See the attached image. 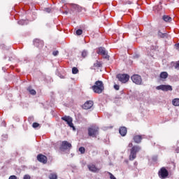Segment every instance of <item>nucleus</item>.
Instances as JSON below:
<instances>
[{
  "label": "nucleus",
  "mask_w": 179,
  "mask_h": 179,
  "mask_svg": "<svg viewBox=\"0 0 179 179\" xmlns=\"http://www.w3.org/2000/svg\"><path fill=\"white\" fill-rule=\"evenodd\" d=\"M128 148H131L130 149V155L129 157V160L131 162L135 160L136 159V154L138 152H141V146L139 145H134L132 143H129L128 145Z\"/></svg>",
  "instance_id": "1"
},
{
  "label": "nucleus",
  "mask_w": 179,
  "mask_h": 179,
  "mask_svg": "<svg viewBox=\"0 0 179 179\" xmlns=\"http://www.w3.org/2000/svg\"><path fill=\"white\" fill-rule=\"evenodd\" d=\"M94 93L97 94H101L104 92V84L102 81L97 80L95 82L94 85L92 87Z\"/></svg>",
  "instance_id": "2"
},
{
  "label": "nucleus",
  "mask_w": 179,
  "mask_h": 179,
  "mask_svg": "<svg viewBox=\"0 0 179 179\" xmlns=\"http://www.w3.org/2000/svg\"><path fill=\"white\" fill-rule=\"evenodd\" d=\"M87 131L89 136H91V138H97L100 129L97 126H91L87 129Z\"/></svg>",
  "instance_id": "3"
},
{
  "label": "nucleus",
  "mask_w": 179,
  "mask_h": 179,
  "mask_svg": "<svg viewBox=\"0 0 179 179\" xmlns=\"http://www.w3.org/2000/svg\"><path fill=\"white\" fill-rule=\"evenodd\" d=\"M158 176L159 178L166 179L169 177V171L165 167H162L158 172Z\"/></svg>",
  "instance_id": "4"
},
{
  "label": "nucleus",
  "mask_w": 179,
  "mask_h": 179,
  "mask_svg": "<svg viewBox=\"0 0 179 179\" xmlns=\"http://www.w3.org/2000/svg\"><path fill=\"white\" fill-rule=\"evenodd\" d=\"M117 78L122 83H127L129 80V75L128 74H117Z\"/></svg>",
  "instance_id": "5"
},
{
  "label": "nucleus",
  "mask_w": 179,
  "mask_h": 179,
  "mask_svg": "<svg viewBox=\"0 0 179 179\" xmlns=\"http://www.w3.org/2000/svg\"><path fill=\"white\" fill-rule=\"evenodd\" d=\"M157 90H162V92H171L173 87L171 85H161L156 87Z\"/></svg>",
  "instance_id": "6"
},
{
  "label": "nucleus",
  "mask_w": 179,
  "mask_h": 179,
  "mask_svg": "<svg viewBox=\"0 0 179 179\" xmlns=\"http://www.w3.org/2000/svg\"><path fill=\"white\" fill-rule=\"evenodd\" d=\"M133 83L136 85H142V77L138 74H134L131 78Z\"/></svg>",
  "instance_id": "7"
},
{
  "label": "nucleus",
  "mask_w": 179,
  "mask_h": 179,
  "mask_svg": "<svg viewBox=\"0 0 179 179\" xmlns=\"http://www.w3.org/2000/svg\"><path fill=\"white\" fill-rule=\"evenodd\" d=\"M71 148H72V144L66 141H64L60 146V150L64 152V150H68V149H71Z\"/></svg>",
  "instance_id": "8"
},
{
  "label": "nucleus",
  "mask_w": 179,
  "mask_h": 179,
  "mask_svg": "<svg viewBox=\"0 0 179 179\" xmlns=\"http://www.w3.org/2000/svg\"><path fill=\"white\" fill-rule=\"evenodd\" d=\"M62 120L63 121H65V122L68 124L70 128H73V129H75V126H73V123L72 122L73 121L72 117H71L70 116H64L62 117Z\"/></svg>",
  "instance_id": "9"
},
{
  "label": "nucleus",
  "mask_w": 179,
  "mask_h": 179,
  "mask_svg": "<svg viewBox=\"0 0 179 179\" xmlns=\"http://www.w3.org/2000/svg\"><path fill=\"white\" fill-rule=\"evenodd\" d=\"M98 54H101V55H103V58H105V59H109L110 56L108 55V54L107 53V52L106 51V49L104 48H99V52Z\"/></svg>",
  "instance_id": "10"
},
{
  "label": "nucleus",
  "mask_w": 179,
  "mask_h": 179,
  "mask_svg": "<svg viewBox=\"0 0 179 179\" xmlns=\"http://www.w3.org/2000/svg\"><path fill=\"white\" fill-rule=\"evenodd\" d=\"M34 45H35V47H37V48H43V47H44V41L38 38L34 39Z\"/></svg>",
  "instance_id": "11"
},
{
  "label": "nucleus",
  "mask_w": 179,
  "mask_h": 179,
  "mask_svg": "<svg viewBox=\"0 0 179 179\" xmlns=\"http://www.w3.org/2000/svg\"><path fill=\"white\" fill-rule=\"evenodd\" d=\"M37 160L38 162H40V163L47 164V157L43 154H39L37 155Z\"/></svg>",
  "instance_id": "12"
},
{
  "label": "nucleus",
  "mask_w": 179,
  "mask_h": 179,
  "mask_svg": "<svg viewBox=\"0 0 179 179\" xmlns=\"http://www.w3.org/2000/svg\"><path fill=\"white\" fill-rule=\"evenodd\" d=\"M93 101H87L83 106V108L84 110H90V108L93 107Z\"/></svg>",
  "instance_id": "13"
},
{
  "label": "nucleus",
  "mask_w": 179,
  "mask_h": 179,
  "mask_svg": "<svg viewBox=\"0 0 179 179\" xmlns=\"http://www.w3.org/2000/svg\"><path fill=\"white\" fill-rule=\"evenodd\" d=\"M71 7L76 12H82V9H83L82 6L75 3H71Z\"/></svg>",
  "instance_id": "14"
},
{
  "label": "nucleus",
  "mask_w": 179,
  "mask_h": 179,
  "mask_svg": "<svg viewBox=\"0 0 179 179\" xmlns=\"http://www.w3.org/2000/svg\"><path fill=\"white\" fill-rule=\"evenodd\" d=\"M87 168L89 169L90 171H92V173H97V171H99L100 170L96 167V165L94 164L87 165Z\"/></svg>",
  "instance_id": "15"
},
{
  "label": "nucleus",
  "mask_w": 179,
  "mask_h": 179,
  "mask_svg": "<svg viewBox=\"0 0 179 179\" xmlns=\"http://www.w3.org/2000/svg\"><path fill=\"white\" fill-rule=\"evenodd\" d=\"M127 132H128V130L127 129V127H121L119 129V133L121 135V136H125L127 135Z\"/></svg>",
  "instance_id": "16"
},
{
  "label": "nucleus",
  "mask_w": 179,
  "mask_h": 179,
  "mask_svg": "<svg viewBox=\"0 0 179 179\" xmlns=\"http://www.w3.org/2000/svg\"><path fill=\"white\" fill-rule=\"evenodd\" d=\"M133 139L135 143H141V142H142V136L141 135L134 136Z\"/></svg>",
  "instance_id": "17"
},
{
  "label": "nucleus",
  "mask_w": 179,
  "mask_h": 179,
  "mask_svg": "<svg viewBox=\"0 0 179 179\" xmlns=\"http://www.w3.org/2000/svg\"><path fill=\"white\" fill-rule=\"evenodd\" d=\"M94 69L101 68L103 66V64L101 62H99L98 60L96 61V63L94 64Z\"/></svg>",
  "instance_id": "18"
},
{
  "label": "nucleus",
  "mask_w": 179,
  "mask_h": 179,
  "mask_svg": "<svg viewBox=\"0 0 179 179\" xmlns=\"http://www.w3.org/2000/svg\"><path fill=\"white\" fill-rule=\"evenodd\" d=\"M160 78L161 79H167V78H169V73L166 71H163L160 73Z\"/></svg>",
  "instance_id": "19"
},
{
  "label": "nucleus",
  "mask_w": 179,
  "mask_h": 179,
  "mask_svg": "<svg viewBox=\"0 0 179 179\" xmlns=\"http://www.w3.org/2000/svg\"><path fill=\"white\" fill-rule=\"evenodd\" d=\"M172 104L173 106H175V107H178L179 106V99L176 98V99H173Z\"/></svg>",
  "instance_id": "20"
},
{
  "label": "nucleus",
  "mask_w": 179,
  "mask_h": 179,
  "mask_svg": "<svg viewBox=\"0 0 179 179\" xmlns=\"http://www.w3.org/2000/svg\"><path fill=\"white\" fill-rule=\"evenodd\" d=\"M163 20H164V22H171V20H173V19L171 18V17H170L169 15H164Z\"/></svg>",
  "instance_id": "21"
},
{
  "label": "nucleus",
  "mask_w": 179,
  "mask_h": 179,
  "mask_svg": "<svg viewBox=\"0 0 179 179\" xmlns=\"http://www.w3.org/2000/svg\"><path fill=\"white\" fill-rule=\"evenodd\" d=\"M158 36L161 38H164L165 37H167V34L166 33H162V31H158Z\"/></svg>",
  "instance_id": "22"
},
{
  "label": "nucleus",
  "mask_w": 179,
  "mask_h": 179,
  "mask_svg": "<svg viewBox=\"0 0 179 179\" xmlns=\"http://www.w3.org/2000/svg\"><path fill=\"white\" fill-rule=\"evenodd\" d=\"M27 90H28V92H29V93H30V94H32V96H36V90H31V88H30V87H29L28 89H27Z\"/></svg>",
  "instance_id": "23"
},
{
  "label": "nucleus",
  "mask_w": 179,
  "mask_h": 179,
  "mask_svg": "<svg viewBox=\"0 0 179 179\" xmlns=\"http://www.w3.org/2000/svg\"><path fill=\"white\" fill-rule=\"evenodd\" d=\"M78 151L81 153V155H85L86 149L85 148V147H80Z\"/></svg>",
  "instance_id": "24"
},
{
  "label": "nucleus",
  "mask_w": 179,
  "mask_h": 179,
  "mask_svg": "<svg viewBox=\"0 0 179 179\" xmlns=\"http://www.w3.org/2000/svg\"><path fill=\"white\" fill-rule=\"evenodd\" d=\"M50 179H58V176L56 173H50L49 176Z\"/></svg>",
  "instance_id": "25"
},
{
  "label": "nucleus",
  "mask_w": 179,
  "mask_h": 179,
  "mask_svg": "<svg viewBox=\"0 0 179 179\" xmlns=\"http://www.w3.org/2000/svg\"><path fill=\"white\" fill-rule=\"evenodd\" d=\"M79 73V70L78 69V68L73 67V69H72V73L73 75H76V73Z\"/></svg>",
  "instance_id": "26"
},
{
  "label": "nucleus",
  "mask_w": 179,
  "mask_h": 179,
  "mask_svg": "<svg viewBox=\"0 0 179 179\" xmlns=\"http://www.w3.org/2000/svg\"><path fill=\"white\" fill-rule=\"evenodd\" d=\"M81 55H82V57H83V58H86V57H87V51L83 50V51L82 52Z\"/></svg>",
  "instance_id": "27"
},
{
  "label": "nucleus",
  "mask_w": 179,
  "mask_h": 179,
  "mask_svg": "<svg viewBox=\"0 0 179 179\" xmlns=\"http://www.w3.org/2000/svg\"><path fill=\"white\" fill-rule=\"evenodd\" d=\"M83 33V31L82 29H78L76 31V34H77V36H82Z\"/></svg>",
  "instance_id": "28"
},
{
  "label": "nucleus",
  "mask_w": 179,
  "mask_h": 179,
  "mask_svg": "<svg viewBox=\"0 0 179 179\" xmlns=\"http://www.w3.org/2000/svg\"><path fill=\"white\" fill-rule=\"evenodd\" d=\"M33 128H38V127H40V124L37 123V122H34L32 124Z\"/></svg>",
  "instance_id": "29"
},
{
  "label": "nucleus",
  "mask_w": 179,
  "mask_h": 179,
  "mask_svg": "<svg viewBox=\"0 0 179 179\" xmlns=\"http://www.w3.org/2000/svg\"><path fill=\"white\" fill-rule=\"evenodd\" d=\"M59 54V52L58 50H55L52 52V55H54V57H57V55H58Z\"/></svg>",
  "instance_id": "30"
},
{
  "label": "nucleus",
  "mask_w": 179,
  "mask_h": 179,
  "mask_svg": "<svg viewBox=\"0 0 179 179\" xmlns=\"http://www.w3.org/2000/svg\"><path fill=\"white\" fill-rule=\"evenodd\" d=\"M108 174H109V176H110V179H117V178H115V176H114V175H113V173L108 172Z\"/></svg>",
  "instance_id": "31"
},
{
  "label": "nucleus",
  "mask_w": 179,
  "mask_h": 179,
  "mask_svg": "<svg viewBox=\"0 0 179 179\" xmlns=\"http://www.w3.org/2000/svg\"><path fill=\"white\" fill-rule=\"evenodd\" d=\"M23 179H31L30 175H24Z\"/></svg>",
  "instance_id": "32"
},
{
  "label": "nucleus",
  "mask_w": 179,
  "mask_h": 179,
  "mask_svg": "<svg viewBox=\"0 0 179 179\" xmlns=\"http://www.w3.org/2000/svg\"><path fill=\"white\" fill-rule=\"evenodd\" d=\"M114 89H115V90H120V85L115 84V85H114Z\"/></svg>",
  "instance_id": "33"
},
{
  "label": "nucleus",
  "mask_w": 179,
  "mask_h": 179,
  "mask_svg": "<svg viewBox=\"0 0 179 179\" xmlns=\"http://www.w3.org/2000/svg\"><path fill=\"white\" fill-rule=\"evenodd\" d=\"M8 179H17V177H16V176L15 175H13L10 176Z\"/></svg>",
  "instance_id": "34"
},
{
  "label": "nucleus",
  "mask_w": 179,
  "mask_h": 179,
  "mask_svg": "<svg viewBox=\"0 0 179 179\" xmlns=\"http://www.w3.org/2000/svg\"><path fill=\"white\" fill-rule=\"evenodd\" d=\"M176 69H178L179 70V61L176 63V66H175Z\"/></svg>",
  "instance_id": "35"
},
{
  "label": "nucleus",
  "mask_w": 179,
  "mask_h": 179,
  "mask_svg": "<svg viewBox=\"0 0 179 179\" xmlns=\"http://www.w3.org/2000/svg\"><path fill=\"white\" fill-rule=\"evenodd\" d=\"M45 11L50 13V12H51V8H45Z\"/></svg>",
  "instance_id": "36"
},
{
  "label": "nucleus",
  "mask_w": 179,
  "mask_h": 179,
  "mask_svg": "<svg viewBox=\"0 0 179 179\" xmlns=\"http://www.w3.org/2000/svg\"><path fill=\"white\" fill-rule=\"evenodd\" d=\"M176 50L179 51V43L176 44Z\"/></svg>",
  "instance_id": "37"
},
{
  "label": "nucleus",
  "mask_w": 179,
  "mask_h": 179,
  "mask_svg": "<svg viewBox=\"0 0 179 179\" xmlns=\"http://www.w3.org/2000/svg\"><path fill=\"white\" fill-rule=\"evenodd\" d=\"M66 15H68V12L66 11Z\"/></svg>",
  "instance_id": "38"
}]
</instances>
